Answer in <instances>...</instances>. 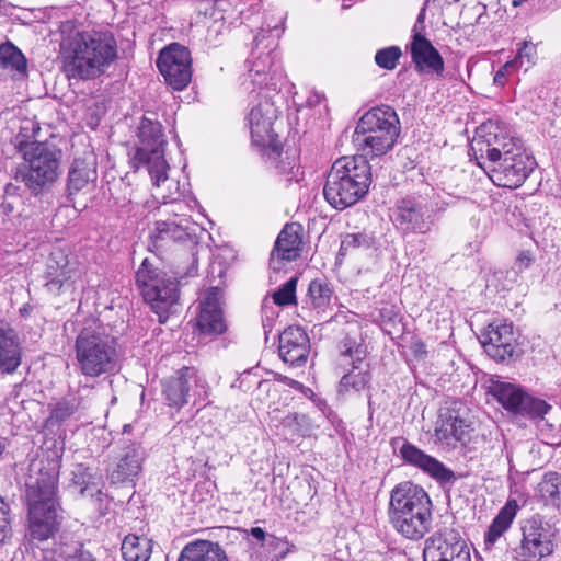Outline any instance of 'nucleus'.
<instances>
[{
    "instance_id": "obj_45",
    "label": "nucleus",
    "mask_w": 561,
    "mask_h": 561,
    "mask_svg": "<svg viewBox=\"0 0 561 561\" xmlns=\"http://www.w3.org/2000/svg\"><path fill=\"white\" fill-rule=\"evenodd\" d=\"M366 242V239L363 234L359 233H351L346 234L341 242L340 254L345 255L352 249H356L362 247Z\"/></svg>"
},
{
    "instance_id": "obj_5",
    "label": "nucleus",
    "mask_w": 561,
    "mask_h": 561,
    "mask_svg": "<svg viewBox=\"0 0 561 561\" xmlns=\"http://www.w3.org/2000/svg\"><path fill=\"white\" fill-rule=\"evenodd\" d=\"M56 488L57 478L49 473L43 474L36 483L27 485L28 537L31 540H47L57 530Z\"/></svg>"
},
{
    "instance_id": "obj_17",
    "label": "nucleus",
    "mask_w": 561,
    "mask_h": 561,
    "mask_svg": "<svg viewBox=\"0 0 561 561\" xmlns=\"http://www.w3.org/2000/svg\"><path fill=\"white\" fill-rule=\"evenodd\" d=\"M198 231V225L187 217L160 220L156 222L150 233L151 244L157 250H161L174 242L193 241Z\"/></svg>"
},
{
    "instance_id": "obj_25",
    "label": "nucleus",
    "mask_w": 561,
    "mask_h": 561,
    "mask_svg": "<svg viewBox=\"0 0 561 561\" xmlns=\"http://www.w3.org/2000/svg\"><path fill=\"white\" fill-rule=\"evenodd\" d=\"M197 376L193 368L183 367L163 383V394L168 404L181 409L187 403L188 392L196 385Z\"/></svg>"
},
{
    "instance_id": "obj_57",
    "label": "nucleus",
    "mask_w": 561,
    "mask_h": 561,
    "mask_svg": "<svg viewBox=\"0 0 561 561\" xmlns=\"http://www.w3.org/2000/svg\"><path fill=\"white\" fill-rule=\"evenodd\" d=\"M524 0H514L513 5L518 7Z\"/></svg>"
},
{
    "instance_id": "obj_29",
    "label": "nucleus",
    "mask_w": 561,
    "mask_h": 561,
    "mask_svg": "<svg viewBox=\"0 0 561 561\" xmlns=\"http://www.w3.org/2000/svg\"><path fill=\"white\" fill-rule=\"evenodd\" d=\"M411 56L416 68L440 73L444 70V60L438 50L425 36H412Z\"/></svg>"
},
{
    "instance_id": "obj_56",
    "label": "nucleus",
    "mask_w": 561,
    "mask_h": 561,
    "mask_svg": "<svg viewBox=\"0 0 561 561\" xmlns=\"http://www.w3.org/2000/svg\"><path fill=\"white\" fill-rule=\"evenodd\" d=\"M256 68L255 69H252L251 72H255L256 75H260L262 72V70L259 68V66L256 65L255 66Z\"/></svg>"
},
{
    "instance_id": "obj_3",
    "label": "nucleus",
    "mask_w": 561,
    "mask_h": 561,
    "mask_svg": "<svg viewBox=\"0 0 561 561\" xmlns=\"http://www.w3.org/2000/svg\"><path fill=\"white\" fill-rule=\"evenodd\" d=\"M370 183V165L365 158L342 157L332 164L323 194L332 207L345 209L367 194Z\"/></svg>"
},
{
    "instance_id": "obj_8",
    "label": "nucleus",
    "mask_w": 561,
    "mask_h": 561,
    "mask_svg": "<svg viewBox=\"0 0 561 561\" xmlns=\"http://www.w3.org/2000/svg\"><path fill=\"white\" fill-rule=\"evenodd\" d=\"M114 341L106 334L84 329L76 340V359L82 375L99 377L116 369Z\"/></svg>"
},
{
    "instance_id": "obj_43",
    "label": "nucleus",
    "mask_w": 561,
    "mask_h": 561,
    "mask_svg": "<svg viewBox=\"0 0 561 561\" xmlns=\"http://www.w3.org/2000/svg\"><path fill=\"white\" fill-rule=\"evenodd\" d=\"M11 531V520H10V507L0 497V545H2L5 539L9 537Z\"/></svg>"
},
{
    "instance_id": "obj_10",
    "label": "nucleus",
    "mask_w": 561,
    "mask_h": 561,
    "mask_svg": "<svg viewBox=\"0 0 561 561\" xmlns=\"http://www.w3.org/2000/svg\"><path fill=\"white\" fill-rule=\"evenodd\" d=\"M522 540L514 549L517 561H541L554 551L556 530L540 515H533L524 520Z\"/></svg>"
},
{
    "instance_id": "obj_38",
    "label": "nucleus",
    "mask_w": 561,
    "mask_h": 561,
    "mask_svg": "<svg viewBox=\"0 0 561 561\" xmlns=\"http://www.w3.org/2000/svg\"><path fill=\"white\" fill-rule=\"evenodd\" d=\"M0 67L25 72L26 59L21 50L11 43L2 44L0 45Z\"/></svg>"
},
{
    "instance_id": "obj_40",
    "label": "nucleus",
    "mask_w": 561,
    "mask_h": 561,
    "mask_svg": "<svg viewBox=\"0 0 561 561\" xmlns=\"http://www.w3.org/2000/svg\"><path fill=\"white\" fill-rule=\"evenodd\" d=\"M297 278L291 277L272 295L274 304L277 306H288L296 304Z\"/></svg>"
},
{
    "instance_id": "obj_9",
    "label": "nucleus",
    "mask_w": 561,
    "mask_h": 561,
    "mask_svg": "<svg viewBox=\"0 0 561 561\" xmlns=\"http://www.w3.org/2000/svg\"><path fill=\"white\" fill-rule=\"evenodd\" d=\"M522 148L524 145L520 139L512 136L506 127L495 121H489L478 127L471 142V150L478 165L482 169L488 163L499 161Z\"/></svg>"
},
{
    "instance_id": "obj_35",
    "label": "nucleus",
    "mask_w": 561,
    "mask_h": 561,
    "mask_svg": "<svg viewBox=\"0 0 561 561\" xmlns=\"http://www.w3.org/2000/svg\"><path fill=\"white\" fill-rule=\"evenodd\" d=\"M519 510V505L516 500H508L505 505L500 510L499 514L495 516L493 522L491 523L486 534H485V543L489 546L494 545L499 538L511 527L517 512Z\"/></svg>"
},
{
    "instance_id": "obj_22",
    "label": "nucleus",
    "mask_w": 561,
    "mask_h": 561,
    "mask_svg": "<svg viewBox=\"0 0 561 561\" xmlns=\"http://www.w3.org/2000/svg\"><path fill=\"white\" fill-rule=\"evenodd\" d=\"M310 352L307 333L299 327H288L279 336V355L290 365L304 364Z\"/></svg>"
},
{
    "instance_id": "obj_44",
    "label": "nucleus",
    "mask_w": 561,
    "mask_h": 561,
    "mask_svg": "<svg viewBox=\"0 0 561 561\" xmlns=\"http://www.w3.org/2000/svg\"><path fill=\"white\" fill-rule=\"evenodd\" d=\"M79 405L80 402L77 399L64 400L56 405L54 416L60 421L66 420L77 412Z\"/></svg>"
},
{
    "instance_id": "obj_53",
    "label": "nucleus",
    "mask_w": 561,
    "mask_h": 561,
    "mask_svg": "<svg viewBox=\"0 0 561 561\" xmlns=\"http://www.w3.org/2000/svg\"><path fill=\"white\" fill-rule=\"evenodd\" d=\"M505 78L506 75L504 73V70L500 69L494 76V83L502 85L504 84Z\"/></svg>"
},
{
    "instance_id": "obj_42",
    "label": "nucleus",
    "mask_w": 561,
    "mask_h": 561,
    "mask_svg": "<svg viewBox=\"0 0 561 561\" xmlns=\"http://www.w3.org/2000/svg\"><path fill=\"white\" fill-rule=\"evenodd\" d=\"M537 55L536 45L531 42L525 41L522 44V47L518 49L514 61H517V66L520 68L523 66L529 67L535 64Z\"/></svg>"
},
{
    "instance_id": "obj_34",
    "label": "nucleus",
    "mask_w": 561,
    "mask_h": 561,
    "mask_svg": "<svg viewBox=\"0 0 561 561\" xmlns=\"http://www.w3.org/2000/svg\"><path fill=\"white\" fill-rule=\"evenodd\" d=\"M72 484L79 488L82 496L95 499L102 494L103 480L100 474L92 472L83 465L75 466L72 472Z\"/></svg>"
},
{
    "instance_id": "obj_18",
    "label": "nucleus",
    "mask_w": 561,
    "mask_h": 561,
    "mask_svg": "<svg viewBox=\"0 0 561 561\" xmlns=\"http://www.w3.org/2000/svg\"><path fill=\"white\" fill-rule=\"evenodd\" d=\"M138 139L135 159L140 164H149L156 156L164 157L165 139L158 121L144 117L138 128Z\"/></svg>"
},
{
    "instance_id": "obj_36",
    "label": "nucleus",
    "mask_w": 561,
    "mask_h": 561,
    "mask_svg": "<svg viewBox=\"0 0 561 561\" xmlns=\"http://www.w3.org/2000/svg\"><path fill=\"white\" fill-rule=\"evenodd\" d=\"M152 541L145 536L127 535L122 542V554L126 561H148Z\"/></svg>"
},
{
    "instance_id": "obj_46",
    "label": "nucleus",
    "mask_w": 561,
    "mask_h": 561,
    "mask_svg": "<svg viewBox=\"0 0 561 561\" xmlns=\"http://www.w3.org/2000/svg\"><path fill=\"white\" fill-rule=\"evenodd\" d=\"M302 419L304 417L299 416L298 414H288L282 420L280 426L286 432V434L294 436L300 432Z\"/></svg>"
},
{
    "instance_id": "obj_15",
    "label": "nucleus",
    "mask_w": 561,
    "mask_h": 561,
    "mask_svg": "<svg viewBox=\"0 0 561 561\" xmlns=\"http://www.w3.org/2000/svg\"><path fill=\"white\" fill-rule=\"evenodd\" d=\"M277 113L274 103L264 100L253 106L249 114V126L253 142L260 147L270 148L274 152H279L280 149V142L274 129Z\"/></svg>"
},
{
    "instance_id": "obj_26",
    "label": "nucleus",
    "mask_w": 561,
    "mask_h": 561,
    "mask_svg": "<svg viewBox=\"0 0 561 561\" xmlns=\"http://www.w3.org/2000/svg\"><path fill=\"white\" fill-rule=\"evenodd\" d=\"M301 239L294 225H286L280 231L271 253L270 264L273 270H280L284 261L296 260L300 254Z\"/></svg>"
},
{
    "instance_id": "obj_27",
    "label": "nucleus",
    "mask_w": 561,
    "mask_h": 561,
    "mask_svg": "<svg viewBox=\"0 0 561 561\" xmlns=\"http://www.w3.org/2000/svg\"><path fill=\"white\" fill-rule=\"evenodd\" d=\"M96 180V159L93 152L76 158L68 174L69 195L88 188Z\"/></svg>"
},
{
    "instance_id": "obj_1",
    "label": "nucleus",
    "mask_w": 561,
    "mask_h": 561,
    "mask_svg": "<svg viewBox=\"0 0 561 561\" xmlns=\"http://www.w3.org/2000/svg\"><path fill=\"white\" fill-rule=\"evenodd\" d=\"M61 55L68 77L91 80L104 75L117 60L118 46L108 31H82L64 41Z\"/></svg>"
},
{
    "instance_id": "obj_50",
    "label": "nucleus",
    "mask_w": 561,
    "mask_h": 561,
    "mask_svg": "<svg viewBox=\"0 0 561 561\" xmlns=\"http://www.w3.org/2000/svg\"><path fill=\"white\" fill-rule=\"evenodd\" d=\"M412 352L416 357H423L426 354L425 345L422 342H415L412 345Z\"/></svg>"
},
{
    "instance_id": "obj_48",
    "label": "nucleus",
    "mask_w": 561,
    "mask_h": 561,
    "mask_svg": "<svg viewBox=\"0 0 561 561\" xmlns=\"http://www.w3.org/2000/svg\"><path fill=\"white\" fill-rule=\"evenodd\" d=\"M425 8H423L419 15H417V19H416V22L413 26V30H412V33L413 35L412 36H425L424 35V31H425Z\"/></svg>"
},
{
    "instance_id": "obj_16",
    "label": "nucleus",
    "mask_w": 561,
    "mask_h": 561,
    "mask_svg": "<svg viewBox=\"0 0 561 561\" xmlns=\"http://www.w3.org/2000/svg\"><path fill=\"white\" fill-rule=\"evenodd\" d=\"M424 561H471L467 543L454 530L432 536L423 551Z\"/></svg>"
},
{
    "instance_id": "obj_55",
    "label": "nucleus",
    "mask_w": 561,
    "mask_h": 561,
    "mask_svg": "<svg viewBox=\"0 0 561 561\" xmlns=\"http://www.w3.org/2000/svg\"><path fill=\"white\" fill-rule=\"evenodd\" d=\"M5 448L3 439L0 437V456L2 455L3 450Z\"/></svg>"
},
{
    "instance_id": "obj_52",
    "label": "nucleus",
    "mask_w": 561,
    "mask_h": 561,
    "mask_svg": "<svg viewBox=\"0 0 561 561\" xmlns=\"http://www.w3.org/2000/svg\"><path fill=\"white\" fill-rule=\"evenodd\" d=\"M518 68L519 67L517 66V61H514V59H513V60L505 62L504 66H502L501 70H504V73L507 76Z\"/></svg>"
},
{
    "instance_id": "obj_31",
    "label": "nucleus",
    "mask_w": 561,
    "mask_h": 561,
    "mask_svg": "<svg viewBox=\"0 0 561 561\" xmlns=\"http://www.w3.org/2000/svg\"><path fill=\"white\" fill-rule=\"evenodd\" d=\"M470 425L458 413L448 411L440 414L439 426L435 431L438 440L447 445L462 442L468 437Z\"/></svg>"
},
{
    "instance_id": "obj_28",
    "label": "nucleus",
    "mask_w": 561,
    "mask_h": 561,
    "mask_svg": "<svg viewBox=\"0 0 561 561\" xmlns=\"http://www.w3.org/2000/svg\"><path fill=\"white\" fill-rule=\"evenodd\" d=\"M363 352L356 348L353 351L348 348L345 353L342 354V358L344 362L352 359V369L345 374L340 381L339 385V393L347 394L352 390L355 392H359L365 389L369 381V375L363 368L364 363L362 359Z\"/></svg>"
},
{
    "instance_id": "obj_32",
    "label": "nucleus",
    "mask_w": 561,
    "mask_h": 561,
    "mask_svg": "<svg viewBox=\"0 0 561 561\" xmlns=\"http://www.w3.org/2000/svg\"><path fill=\"white\" fill-rule=\"evenodd\" d=\"M178 561H228V558L217 542L196 540L182 549Z\"/></svg>"
},
{
    "instance_id": "obj_37",
    "label": "nucleus",
    "mask_w": 561,
    "mask_h": 561,
    "mask_svg": "<svg viewBox=\"0 0 561 561\" xmlns=\"http://www.w3.org/2000/svg\"><path fill=\"white\" fill-rule=\"evenodd\" d=\"M540 497L550 504L561 502V476L557 472H548L538 484Z\"/></svg>"
},
{
    "instance_id": "obj_41",
    "label": "nucleus",
    "mask_w": 561,
    "mask_h": 561,
    "mask_svg": "<svg viewBox=\"0 0 561 561\" xmlns=\"http://www.w3.org/2000/svg\"><path fill=\"white\" fill-rule=\"evenodd\" d=\"M400 56V48L397 46H390L378 50L375 56V61L379 67L392 70L396 68Z\"/></svg>"
},
{
    "instance_id": "obj_51",
    "label": "nucleus",
    "mask_w": 561,
    "mask_h": 561,
    "mask_svg": "<svg viewBox=\"0 0 561 561\" xmlns=\"http://www.w3.org/2000/svg\"><path fill=\"white\" fill-rule=\"evenodd\" d=\"M250 534L260 541H263L267 537L265 530L261 527L251 528Z\"/></svg>"
},
{
    "instance_id": "obj_24",
    "label": "nucleus",
    "mask_w": 561,
    "mask_h": 561,
    "mask_svg": "<svg viewBox=\"0 0 561 561\" xmlns=\"http://www.w3.org/2000/svg\"><path fill=\"white\" fill-rule=\"evenodd\" d=\"M396 224L404 231L425 233L432 220L424 207L413 201L403 199L393 213Z\"/></svg>"
},
{
    "instance_id": "obj_58",
    "label": "nucleus",
    "mask_w": 561,
    "mask_h": 561,
    "mask_svg": "<svg viewBox=\"0 0 561 561\" xmlns=\"http://www.w3.org/2000/svg\"><path fill=\"white\" fill-rule=\"evenodd\" d=\"M39 561H56V560H53L51 558H49L48 556H45L42 560Z\"/></svg>"
},
{
    "instance_id": "obj_49",
    "label": "nucleus",
    "mask_w": 561,
    "mask_h": 561,
    "mask_svg": "<svg viewBox=\"0 0 561 561\" xmlns=\"http://www.w3.org/2000/svg\"><path fill=\"white\" fill-rule=\"evenodd\" d=\"M65 561H95L93 556L85 550H76L73 554H70Z\"/></svg>"
},
{
    "instance_id": "obj_19",
    "label": "nucleus",
    "mask_w": 561,
    "mask_h": 561,
    "mask_svg": "<svg viewBox=\"0 0 561 561\" xmlns=\"http://www.w3.org/2000/svg\"><path fill=\"white\" fill-rule=\"evenodd\" d=\"M146 167L152 181V196L163 203L178 201L182 194L181 184L179 179L169 175L164 157L156 156Z\"/></svg>"
},
{
    "instance_id": "obj_39",
    "label": "nucleus",
    "mask_w": 561,
    "mask_h": 561,
    "mask_svg": "<svg viewBox=\"0 0 561 561\" xmlns=\"http://www.w3.org/2000/svg\"><path fill=\"white\" fill-rule=\"evenodd\" d=\"M308 296L316 308H323L330 304L331 290L321 280L314 279L309 284Z\"/></svg>"
},
{
    "instance_id": "obj_23",
    "label": "nucleus",
    "mask_w": 561,
    "mask_h": 561,
    "mask_svg": "<svg viewBox=\"0 0 561 561\" xmlns=\"http://www.w3.org/2000/svg\"><path fill=\"white\" fill-rule=\"evenodd\" d=\"M400 455L405 462L421 469L440 482H448L454 479L451 470L447 469L437 459L426 455L423 450L410 443L402 445L400 448Z\"/></svg>"
},
{
    "instance_id": "obj_4",
    "label": "nucleus",
    "mask_w": 561,
    "mask_h": 561,
    "mask_svg": "<svg viewBox=\"0 0 561 561\" xmlns=\"http://www.w3.org/2000/svg\"><path fill=\"white\" fill-rule=\"evenodd\" d=\"M400 134L399 118L389 106L375 107L366 112L357 123L353 141L367 160L387 153Z\"/></svg>"
},
{
    "instance_id": "obj_21",
    "label": "nucleus",
    "mask_w": 561,
    "mask_h": 561,
    "mask_svg": "<svg viewBox=\"0 0 561 561\" xmlns=\"http://www.w3.org/2000/svg\"><path fill=\"white\" fill-rule=\"evenodd\" d=\"M515 341L512 324L505 322L489 324L481 335L485 352L496 360H504L513 355Z\"/></svg>"
},
{
    "instance_id": "obj_30",
    "label": "nucleus",
    "mask_w": 561,
    "mask_h": 561,
    "mask_svg": "<svg viewBox=\"0 0 561 561\" xmlns=\"http://www.w3.org/2000/svg\"><path fill=\"white\" fill-rule=\"evenodd\" d=\"M21 364V351L16 333L5 322H0V369L12 374Z\"/></svg>"
},
{
    "instance_id": "obj_12",
    "label": "nucleus",
    "mask_w": 561,
    "mask_h": 561,
    "mask_svg": "<svg viewBox=\"0 0 561 561\" xmlns=\"http://www.w3.org/2000/svg\"><path fill=\"white\" fill-rule=\"evenodd\" d=\"M46 288L54 295L72 294L81 279L78 262L62 248H55L47 260Z\"/></svg>"
},
{
    "instance_id": "obj_13",
    "label": "nucleus",
    "mask_w": 561,
    "mask_h": 561,
    "mask_svg": "<svg viewBox=\"0 0 561 561\" xmlns=\"http://www.w3.org/2000/svg\"><path fill=\"white\" fill-rule=\"evenodd\" d=\"M535 160L525 148L510 153L483 169L497 186L519 187L534 170Z\"/></svg>"
},
{
    "instance_id": "obj_6",
    "label": "nucleus",
    "mask_w": 561,
    "mask_h": 561,
    "mask_svg": "<svg viewBox=\"0 0 561 561\" xmlns=\"http://www.w3.org/2000/svg\"><path fill=\"white\" fill-rule=\"evenodd\" d=\"M136 283L159 322L164 323L171 313L179 307L178 282L167 272L153 266L149 259H145L136 273Z\"/></svg>"
},
{
    "instance_id": "obj_14",
    "label": "nucleus",
    "mask_w": 561,
    "mask_h": 561,
    "mask_svg": "<svg viewBox=\"0 0 561 561\" xmlns=\"http://www.w3.org/2000/svg\"><path fill=\"white\" fill-rule=\"evenodd\" d=\"M190 51L178 43L163 48L157 66L165 82L174 90H183L192 78Z\"/></svg>"
},
{
    "instance_id": "obj_33",
    "label": "nucleus",
    "mask_w": 561,
    "mask_h": 561,
    "mask_svg": "<svg viewBox=\"0 0 561 561\" xmlns=\"http://www.w3.org/2000/svg\"><path fill=\"white\" fill-rule=\"evenodd\" d=\"M144 453L138 446L127 447L116 468L111 472V480L114 483L131 481L141 470Z\"/></svg>"
},
{
    "instance_id": "obj_7",
    "label": "nucleus",
    "mask_w": 561,
    "mask_h": 561,
    "mask_svg": "<svg viewBox=\"0 0 561 561\" xmlns=\"http://www.w3.org/2000/svg\"><path fill=\"white\" fill-rule=\"evenodd\" d=\"M19 151L24 159L21 178L24 184L34 193L51 185L60 174L62 152L59 148L47 142L20 144Z\"/></svg>"
},
{
    "instance_id": "obj_54",
    "label": "nucleus",
    "mask_w": 561,
    "mask_h": 561,
    "mask_svg": "<svg viewBox=\"0 0 561 561\" xmlns=\"http://www.w3.org/2000/svg\"><path fill=\"white\" fill-rule=\"evenodd\" d=\"M259 388L262 390L270 391L272 388V385L267 381L260 382Z\"/></svg>"
},
{
    "instance_id": "obj_2",
    "label": "nucleus",
    "mask_w": 561,
    "mask_h": 561,
    "mask_svg": "<svg viewBox=\"0 0 561 561\" xmlns=\"http://www.w3.org/2000/svg\"><path fill=\"white\" fill-rule=\"evenodd\" d=\"M388 518L402 537L422 539L432 528V501L422 486L401 482L390 492Z\"/></svg>"
},
{
    "instance_id": "obj_47",
    "label": "nucleus",
    "mask_w": 561,
    "mask_h": 561,
    "mask_svg": "<svg viewBox=\"0 0 561 561\" xmlns=\"http://www.w3.org/2000/svg\"><path fill=\"white\" fill-rule=\"evenodd\" d=\"M534 262V256L533 254L529 252V251H522L516 260H515V263H514V268L518 272V273H523L524 271H526L527 268L530 267V265L533 264Z\"/></svg>"
},
{
    "instance_id": "obj_20",
    "label": "nucleus",
    "mask_w": 561,
    "mask_h": 561,
    "mask_svg": "<svg viewBox=\"0 0 561 561\" xmlns=\"http://www.w3.org/2000/svg\"><path fill=\"white\" fill-rule=\"evenodd\" d=\"M221 290L218 287H211L204 293L199 304V313L197 317V327L204 334H221L226 330V324L221 310Z\"/></svg>"
},
{
    "instance_id": "obj_11",
    "label": "nucleus",
    "mask_w": 561,
    "mask_h": 561,
    "mask_svg": "<svg viewBox=\"0 0 561 561\" xmlns=\"http://www.w3.org/2000/svg\"><path fill=\"white\" fill-rule=\"evenodd\" d=\"M488 393L496 399L504 409L531 419L542 417L550 409L546 401L531 397L517 385L499 379H490Z\"/></svg>"
}]
</instances>
